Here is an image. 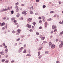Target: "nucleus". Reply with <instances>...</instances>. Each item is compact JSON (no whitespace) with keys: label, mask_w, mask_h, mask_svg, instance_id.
I'll return each mask as SVG.
<instances>
[{"label":"nucleus","mask_w":63,"mask_h":63,"mask_svg":"<svg viewBox=\"0 0 63 63\" xmlns=\"http://www.w3.org/2000/svg\"><path fill=\"white\" fill-rule=\"evenodd\" d=\"M10 9H7V8H5V9H4L3 10H0L1 12H4V11H7L8 10H9Z\"/></svg>","instance_id":"f257e3e1"},{"label":"nucleus","mask_w":63,"mask_h":63,"mask_svg":"<svg viewBox=\"0 0 63 63\" xmlns=\"http://www.w3.org/2000/svg\"><path fill=\"white\" fill-rule=\"evenodd\" d=\"M51 47L52 48H54L55 47V45L54 44H52V46H51Z\"/></svg>","instance_id":"f03ea898"},{"label":"nucleus","mask_w":63,"mask_h":63,"mask_svg":"<svg viewBox=\"0 0 63 63\" xmlns=\"http://www.w3.org/2000/svg\"><path fill=\"white\" fill-rule=\"evenodd\" d=\"M26 26L27 27H28V28H31V25H30L29 24H27L26 25Z\"/></svg>","instance_id":"7ed1b4c3"},{"label":"nucleus","mask_w":63,"mask_h":63,"mask_svg":"<svg viewBox=\"0 0 63 63\" xmlns=\"http://www.w3.org/2000/svg\"><path fill=\"white\" fill-rule=\"evenodd\" d=\"M52 29H55L56 28V26H55L53 25L52 27Z\"/></svg>","instance_id":"20e7f679"},{"label":"nucleus","mask_w":63,"mask_h":63,"mask_svg":"<svg viewBox=\"0 0 63 63\" xmlns=\"http://www.w3.org/2000/svg\"><path fill=\"white\" fill-rule=\"evenodd\" d=\"M27 20L30 22L32 20V18H29Z\"/></svg>","instance_id":"39448f33"},{"label":"nucleus","mask_w":63,"mask_h":63,"mask_svg":"<svg viewBox=\"0 0 63 63\" xmlns=\"http://www.w3.org/2000/svg\"><path fill=\"white\" fill-rule=\"evenodd\" d=\"M17 32L18 33H20V32L21 31V30H20L18 29L17 30Z\"/></svg>","instance_id":"423d86ee"},{"label":"nucleus","mask_w":63,"mask_h":63,"mask_svg":"<svg viewBox=\"0 0 63 63\" xmlns=\"http://www.w3.org/2000/svg\"><path fill=\"white\" fill-rule=\"evenodd\" d=\"M5 24V22H3L1 23V26H3V25H4Z\"/></svg>","instance_id":"0eeeda50"},{"label":"nucleus","mask_w":63,"mask_h":63,"mask_svg":"<svg viewBox=\"0 0 63 63\" xmlns=\"http://www.w3.org/2000/svg\"><path fill=\"white\" fill-rule=\"evenodd\" d=\"M19 11V9L18 8H17L16 9V12L17 13V12H18Z\"/></svg>","instance_id":"6e6552de"},{"label":"nucleus","mask_w":63,"mask_h":63,"mask_svg":"<svg viewBox=\"0 0 63 63\" xmlns=\"http://www.w3.org/2000/svg\"><path fill=\"white\" fill-rule=\"evenodd\" d=\"M12 6H11V7H9L8 8H7V9H8V10H10V9H12Z\"/></svg>","instance_id":"1a4fd4ad"},{"label":"nucleus","mask_w":63,"mask_h":63,"mask_svg":"<svg viewBox=\"0 0 63 63\" xmlns=\"http://www.w3.org/2000/svg\"><path fill=\"white\" fill-rule=\"evenodd\" d=\"M26 13V11H24L22 12V14H25Z\"/></svg>","instance_id":"9d476101"},{"label":"nucleus","mask_w":63,"mask_h":63,"mask_svg":"<svg viewBox=\"0 0 63 63\" xmlns=\"http://www.w3.org/2000/svg\"><path fill=\"white\" fill-rule=\"evenodd\" d=\"M5 53H7V52H8V49H7V48H6L5 49Z\"/></svg>","instance_id":"9b49d317"},{"label":"nucleus","mask_w":63,"mask_h":63,"mask_svg":"<svg viewBox=\"0 0 63 63\" xmlns=\"http://www.w3.org/2000/svg\"><path fill=\"white\" fill-rule=\"evenodd\" d=\"M63 45H62V44H60L59 46V47H63Z\"/></svg>","instance_id":"f8f14e48"},{"label":"nucleus","mask_w":63,"mask_h":63,"mask_svg":"<svg viewBox=\"0 0 63 63\" xmlns=\"http://www.w3.org/2000/svg\"><path fill=\"white\" fill-rule=\"evenodd\" d=\"M30 13L31 14H33V12L32 11H30Z\"/></svg>","instance_id":"ddd939ff"},{"label":"nucleus","mask_w":63,"mask_h":63,"mask_svg":"<svg viewBox=\"0 0 63 63\" xmlns=\"http://www.w3.org/2000/svg\"><path fill=\"white\" fill-rule=\"evenodd\" d=\"M52 44L51 43V42H49V46H51V45Z\"/></svg>","instance_id":"4468645a"},{"label":"nucleus","mask_w":63,"mask_h":63,"mask_svg":"<svg viewBox=\"0 0 63 63\" xmlns=\"http://www.w3.org/2000/svg\"><path fill=\"white\" fill-rule=\"evenodd\" d=\"M19 14L18 13H17L16 15L17 17H19Z\"/></svg>","instance_id":"2eb2a0df"},{"label":"nucleus","mask_w":63,"mask_h":63,"mask_svg":"<svg viewBox=\"0 0 63 63\" xmlns=\"http://www.w3.org/2000/svg\"><path fill=\"white\" fill-rule=\"evenodd\" d=\"M15 17H13L11 18V20H14L15 19Z\"/></svg>","instance_id":"dca6fc26"},{"label":"nucleus","mask_w":63,"mask_h":63,"mask_svg":"<svg viewBox=\"0 0 63 63\" xmlns=\"http://www.w3.org/2000/svg\"><path fill=\"white\" fill-rule=\"evenodd\" d=\"M41 54V52H38V56H40V54Z\"/></svg>","instance_id":"f3484780"},{"label":"nucleus","mask_w":63,"mask_h":63,"mask_svg":"<svg viewBox=\"0 0 63 63\" xmlns=\"http://www.w3.org/2000/svg\"><path fill=\"white\" fill-rule=\"evenodd\" d=\"M45 37H42L41 38V39L42 40H45Z\"/></svg>","instance_id":"a211bd4d"},{"label":"nucleus","mask_w":63,"mask_h":63,"mask_svg":"<svg viewBox=\"0 0 63 63\" xmlns=\"http://www.w3.org/2000/svg\"><path fill=\"white\" fill-rule=\"evenodd\" d=\"M19 3L18 2H17L16 3H15V5H16V6H17V5H18Z\"/></svg>","instance_id":"6ab92c4d"},{"label":"nucleus","mask_w":63,"mask_h":63,"mask_svg":"<svg viewBox=\"0 0 63 63\" xmlns=\"http://www.w3.org/2000/svg\"><path fill=\"white\" fill-rule=\"evenodd\" d=\"M31 55H30L29 54H28L26 56H31Z\"/></svg>","instance_id":"aec40b11"},{"label":"nucleus","mask_w":63,"mask_h":63,"mask_svg":"<svg viewBox=\"0 0 63 63\" xmlns=\"http://www.w3.org/2000/svg\"><path fill=\"white\" fill-rule=\"evenodd\" d=\"M42 56L40 55L38 57V58L39 59H40V58H42Z\"/></svg>","instance_id":"412c9836"},{"label":"nucleus","mask_w":63,"mask_h":63,"mask_svg":"<svg viewBox=\"0 0 63 63\" xmlns=\"http://www.w3.org/2000/svg\"><path fill=\"white\" fill-rule=\"evenodd\" d=\"M11 12L12 14H14V11L13 10L11 11Z\"/></svg>","instance_id":"4be33fe9"},{"label":"nucleus","mask_w":63,"mask_h":63,"mask_svg":"<svg viewBox=\"0 0 63 63\" xmlns=\"http://www.w3.org/2000/svg\"><path fill=\"white\" fill-rule=\"evenodd\" d=\"M26 50H24L23 51L24 53H26Z\"/></svg>","instance_id":"5701e85b"},{"label":"nucleus","mask_w":63,"mask_h":63,"mask_svg":"<svg viewBox=\"0 0 63 63\" xmlns=\"http://www.w3.org/2000/svg\"><path fill=\"white\" fill-rule=\"evenodd\" d=\"M32 24L33 25L35 26L36 24V23L35 22H33Z\"/></svg>","instance_id":"b1692460"},{"label":"nucleus","mask_w":63,"mask_h":63,"mask_svg":"<svg viewBox=\"0 0 63 63\" xmlns=\"http://www.w3.org/2000/svg\"><path fill=\"white\" fill-rule=\"evenodd\" d=\"M45 54H48V51H46L45 52Z\"/></svg>","instance_id":"393cba45"},{"label":"nucleus","mask_w":63,"mask_h":63,"mask_svg":"<svg viewBox=\"0 0 63 63\" xmlns=\"http://www.w3.org/2000/svg\"><path fill=\"white\" fill-rule=\"evenodd\" d=\"M39 23H42L43 22H42V20H40L39 21Z\"/></svg>","instance_id":"a878e982"},{"label":"nucleus","mask_w":63,"mask_h":63,"mask_svg":"<svg viewBox=\"0 0 63 63\" xmlns=\"http://www.w3.org/2000/svg\"><path fill=\"white\" fill-rule=\"evenodd\" d=\"M42 47H41L40 48H39V50H41V49H42Z\"/></svg>","instance_id":"bb28decb"},{"label":"nucleus","mask_w":63,"mask_h":63,"mask_svg":"<svg viewBox=\"0 0 63 63\" xmlns=\"http://www.w3.org/2000/svg\"><path fill=\"white\" fill-rule=\"evenodd\" d=\"M5 61V59H3L1 61L2 62H4V61Z\"/></svg>","instance_id":"cd10ccee"},{"label":"nucleus","mask_w":63,"mask_h":63,"mask_svg":"<svg viewBox=\"0 0 63 63\" xmlns=\"http://www.w3.org/2000/svg\"><path fill=\"white\" fill-rule=\"evenodd\" d=\"M16 33V31H15L13 30L12 31V33L14 34V33Z\"/></svg>","instance_id":"c85d7f7f"},{"label":"nucleus","mask_w":63,"mask_h":63,"mask_svg":"<svg viewBox=\"0 0 63 63\" xmlns=\"http://www.w3.org/2000/svg\"><path fill=\"white\" fill-rule=\"evenodd\" d=\"M51 20V18H50V19L47 20V21H50V20Z\"/></svg>","instance_id":"c756f323"},{"label":"nucleus","mask_w":63,"mask_h":63,"mask_svg":"<svg viewBox=\"0 0 63 63\" xmlns=\"http://www.w3.org/2000/svg\"><path fill=\"white\" fill-rule=\"evenodd\" d=\"M23 49V47H21V48H20V49L21 50V49Z\"/></svg>","instance_id":"7c9ffc66"},{"label":"nucleus","mask_w":63,"mask_h":63,"mask_svg":"<svg viewBox=\"0 0 63 63\" xmlns=\"http://www.w3.org/2000/svg\"><path fill=\"white\" fill-rule=\"evenodd\" d=\"M5 63H9V61H6L5 62Z\"/></svg>","instance_id":"2f4dec72"},{"label":"nucleus","mask_w":63,"mask_h":63,"mask_svg":"<svg viewBox=\"0 0 63 63\" xmlns=\"http://www.w3.org/2000/svg\"><path fill=\"white\" fill-rule=\"evenodd\" d=\"M46 5H44L43 6V8H46Z\"/></svg>","instance_id":"473e14b6"},{"label":"nucleus","mask_w":63,"mask_h":63,"mask_svg":"<svg viewBox=\"0 0 63 63\" xmlns=\"http://www.w3.org/2000/svg\"><path fill=\"white\" fill-rule=\"evenodd\" d=\"M43 29V28H42V27L41 26L39 28V29Z\"/></svg>","instance_id":"72a5a7b5"},{"label":"nucleus","mask_w":63,"mask_h":63,"mask_svg":"<svg viewBox=\"0 0 63 63\" xmlns=\"http://www.w3.org/2000/svg\"><path fill=\"white\" fill-rule=\"evenodd\" d=\"M7 24L5 25V27L6 28V29H7Z\"/></svg>","instance_id":"f704fd0d"},{"label":"nucleus","mask_w":63,"mask_h":63,"mask_svg":"<svg viewBox=\"0 0 63 63\" xmlns=\"http://www.w3.org/2000/svg\"><path fill=\"white\" fill-rule=\"evenodd\" d=\"M59 4H62V2L60 1H59Z\"/></svg>","instance_id":"c9c22d12"},{"label":"nucleus","mask_w":63,"mask_h":63,"mask_svg":"<svg viewBox=\"0 0 63 63\" xmlns=\"http://www.w3.org/2000/svg\"><path fill=\"white\" fill-rule=\"evenodd\" d=\"M19 19H20V20H22L23 19V18H22V17L20 18H19Z\"/></svg>","instance_id":"e433bc0d"},{"label":"nucleus","mask_w":63,"mask_h":63,"mask_svg":"<svg viewBox=\"0 0 63 63\" xmlns=\"http://www.w3.org/2000/svg\"><path fill=\"white\" fill-rule=\"evenodd\" d=\"M63 34V31L61 32L60 33V34L61 35H62V34Z\"/></svg>","instance_id":"4c0bfd02"},{"label":"nucleus","mask_w":63,"mask_h":63,"mask_svg":"<svg viewBox=\"0 0 63 63\" xmlns=\"http://www.w3.org/2000/svg\"><path fill=\"white\" fill-rule=\"evenodd\" d=\"M40 1V0H36V2H39V1Z\"/></svg>","instance_id":"58836bf2"},{"label":"nucleus","mask_w":63,"mask_h":63,"mask_svg":"<svg viewBox=\"0 0 63 63\" xmlns=\"http://www.w3.org/2000/svg\"><path fill=\"white\" fill-rule=\"evenodd\" d=\"M54 13V12L52 11L50 12V13H51V14H52V13Z\"/></svg>","instance_id":"ea45409f"},{"label":"nucleus","mask_w":63,"mask_h":63,"mask_svg":"<svg viewBox=\"0 0 63 63\" xmlns=\"http://www.w3.org/2000/svg\"><path fill=\"white\" fill-rule=\"evenodd\" d=\"M20 39V38H18L16 39V41H19Z\"/></svg>","instance_id":"a19ab883"},{"label":"nucleus","mask_w":63,"mask_h":63,"mask_svg":"<svg viewBox=\"0 0 63 63\" xmlns=\"http://www.w3.org/2000/svg\"><path fill=\"white\" fill-rule=\"evenodd\" d=\"M17 21L16 20H15L14 21V23H16V22Z\"/></svg>","instance_id":"79ce46f5"},{"label":"nucleus","mask_w":63,"mask_h":63,"mask_svg":"<svg viewBox=\"0 0 63 63\" xmlns=\"http://www.w3.org/2000/svg\"><path fill=\"white\" fill-rule=\"evenodd\" d=\"M61 45H63V41H62L61 42Z\"/></svg>","instance_id":"37998d69"},{"label":"nucleus","mask_w":63,"mask_h":63,"mask_svg":"<svg viewBox=\"0 0 63 63\" xmlns=\"http://www.w3.org/2000/svg\"><path fill=\"white\" fill-rule=\"evenodd\" d=\"M3 47L4 48H6V47H7V46H5Z\"/></svg>","instance_id":"c03bdc74"},{"label":"nucleus","mask_w":63,"mask_h":63,"mask_svg":"<svg viewBox=\"0 0 63 63\" xmlns=\"http://www.w3.org/2000/svg\"><path fill=\"white\" fill-rule=\"evenodd\" d=\"M15 62V61H11V63H14Z\"/></svg>","instance_id":"a18cd8bd"},{"label":"nucleus","mask_w":63,"mask_h":63,"mask_svg":"<svg viewBox=\"0 0 63 63\" xmlns=\"http://www.w3.org/2000/svg\"><path fill=\"white\" fill-rule=\"evenodd\" d=\"M24 4H22L21 5V6H24Z\"/></svg>","instance_id":"49530a36"},{"label":"nucleus","mask_w":63,"mask_h":63,"mask_svg":"<svg viewBox=\"0 0 63 63\" xmlns=\"http://www.w3.org/2000/svg\"><path fill=\"white\" fill-rule=\"evenodd\" d=\"M36 35H39V33L38 32H36Z\"/></svg>","instance_id":"de8ad7c7"},{"label":"nucleus","mask_w":63,"mask_h":63,"mask_svg":"<svg viewBox=\"0 0 63 63\" xmlns=\"http://www.w3.org/2000/svg\"><path fill=\"white\" fill-rule=\"evenodd\" d=\"M2 30H4V29H5V27H3L2 28Z\"/></svg>","instance_id":"09e8293b"},{"label":"nucleus","mask_w":63,"mask_h":63,"mask_svg":"<svg viewBox=\"0 0 63 63\" xmlns=\"http://www.w3.org/2000/svg\"><path fill=\"white\" fill-rule=\"evenodd\" d=\"M5 43H3L2 44V45L3 46H5Z\"/></svg>","instance_id":"8fccbe9b"},{"label":"nucleus","mask_w":63,"mask_h":63,"mask_svg":"<svg viewBox=\"0 0 63 63\" xmlns=\"http://www.w3.org/2000/svg\"><path fill=\"white\" fill-rule=\"evenodd\" d=\"M43 43H44L45 44H46V43H47V42L46 41H44L43 42Z\"/></svg>","instance_id":"3c124183"},{"label":"nucleus","mask_w":63,"mask_h":63,"mask_svg":"<svg viewBox=\"0 0 63 63\" xmlns=\"http://www.w3.org/2000/svg\"><path fill=\"white\" fill-rule=\"evenodd\" d=\"M57 31V29H55L54 30V32H55L56 31Z\"/></svg>","instance_id":"603ef678"},{"label":"nucleus","mask_w":63,"mask_h":63,"mask_svg":"<svg viewBox=\"0 0 63 63\" xmlns=\"http://www.w3.org/2000/svg\"><path fill=\"white\" fill-rule=\"evenodd\" d=\"M2 53H3V52H0V54H1Z\"/></svg>","instance_id":"864d4df0"},{"label":"nucleus","mask_w":63,"mask_h":63,"mask_svg":"<svg viewBox=\"0 0 63 63\" xmlns=\"http://www.w3.org/2000/svg\"><path fill=\"white\" fill-rule=\"evenodd\" d=\"M38 19H41V17H38Z\"/></svg>","instance_id":"5fc2aeb1"},{"label":"nucleus","mask_w":63,"mask_h":63,"mask_svg":"<svg viewBox=\"0 0 63 63\" xmlns=\"http://www.w3.org/2000/svg\"><path fill=\"white\" fill-rule=\"evenodd\" d=\"M5 57L6 58H7V57H8V55H6L5 56Z\"/></svg>","instance_id":"6e6d98bb"},{"label":"nucleus","mask_w":63,"mask_h":63,"mask_svg":"<svg viewBox=\"0 0 63 63\" xmlns=\"http://www.w3.org/2000/svg\"><path fill=\"white\" fill-rule=\"evenodd\" d=\"M56 63H60V62H59L57 61V62H56Z\"/></svg>","instance_id":"4d7b16f0"},{"label":"nucleus","mask_w":63,"mask_h":63,"mask_svg":"<svg viewBox=\"0 0 63 63\" xmlns=\"http://www.w3.org/2000/svg\"><path fill=\"white\" fill-rule=\"evenodd\" d=\"M18 8V6H16L15 7L16 8Z\"/></svg>","instance_id":"13d9d810"},{"label":"nucleus","mask_w":63,"mask_h":63,"mask_svg":"<svg viewBox=\"0 0 63 63\" xmlns=\"http://www.w3.org/2000/svg\"><path fill=\"white\" fill-rule=\"evenodd\" d=\"M24 47H26V44H25V45H24Z\"/></svg>","instance_id":"bf43d9fd"},{"label":"nucleus","mask_w":63,"mask_h":63,"mask_svg":"<svg viewBox=\"0 0 63 63\" xmlns=\"http://www.w3.org/2000/svg\"><path fill=\"white\" fill-rule=\"evenodd\" d=\"M42 17L43 19H45V17L44 16H43Z\"/></svg>","instance_id":"052dcab7"},{"label":"nucleus","mask_w":63,"mask_h":63,"mask_svg":"<svg viewBox=\"0 0 63 63\" xmlns=\"http://www.w3.org/2000/svg\"><path fill=\"white\" fill-rule=\"evenodd\" d=\"M56 42H58V39H57L56 40Z\"/></svg>","instance_id":"680f3d73"},{"label":"nucleus","mask_w":63,"mask_h":63,"mask_svg":"<svg viewBox=\"0 0 63 63\" xmlns=\"http://www.w3.org/2000/svg\"><path fill=\"white\" fill-rule=\"evenodd\" d=\"M6 18L5 17H4L3 18V19H4V20H5L6 19Z\"/></svg>","instance_id":"e2e57ef3"},{"label":"nucleus","mask_w":63,"mask_h":63,"mask_svg":"<svg viewBox=\"0 0 63 63\" xmlns=\"http://www.w3.org/2000/svg\"><path fill=\"white\" fill-rule=\"evenodd\" d=\"M30 32H32V30L31 29L30 30Z\"/></svg>","instance_id":"0e129e2a"},{"label":"nucleus","mask_w":63,"mask_h":63,"mask_svg":"<svg viewBox=\"0 0 63 63\" xmlns=\"http://www.w3.org/2000/svg\"><path fill=\"white\" fill-rule=\"evenodd\" d=\"M35 15H38V13H35Z\"/></svg>","instance_id":"69168bd1"},{"label":"nucleus","mask_w":63,"mask_h":63,"mask_svg":"<svg viewBox=\"0 0 63 63\" xmlns=\"http://www.w3.org/2000/svg\"><path fill=\"white\" fill-rule=\"evenodd\" d=\"M43 22H45V20L44 19H43Z\"/></svg>","instance_id":"338daca9"},{"label":"nucleus","mask_w":63,"mask_h":63,"mask_svg":"<svg viewBox=\"0 0 63 63\" xmlns=\"http://www.w3.org/2000/svg\"><path fill=\"white\" fill-rule=\"evenodd\" d=\"M47 22H45V24H47Z\"/></svg>","instance_id":"774afa93"}]
</instances>
